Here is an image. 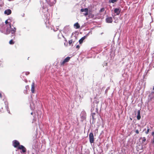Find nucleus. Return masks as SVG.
Returning <instances> with one entry per match:
<instances>
[{
	"mask_svg": "<svg viewBox=\"0 0 154 154\" xmlns=\"http://www.w3.org/2000/svg\"><path fill=\"white\" fill-rule=\"evenodd\" d=\"M10 28L11 29V32L12 34H15V32L16 31V29L14 27V28Z\"/></svg>",
	"mask_w": 154,
	"mask_h": 154,
	"instance_id": "12",
	"label": "nucleus"
},
{
	"mask_svg": "<svg viewBox=\"0 0 154 154\" xmlns=\"http://www.w3.org/2000/svg\"><path fill=\"white\" fill-rule=\"evenodd\" d=\"M140 110H138L137 111V119L138 120H139L141 118L140 116Z\"/></svg>",
	"mask_w": 154,
	"mask_h": 154,
	"instance_id": "11",
	"label": "nucleus"
},
{
	"mask_svg": "<svg viewBox=\"0 0 154 154\" xmlns=\"http://www.w3.org/2000/svg\"><path fill=\"white\" fill-rule=\"evenodd\" d=\"M142 139H142V142L143 143L146 141V138L145 137H143L142 138Z\"/></svg>",
	"mask_w": 154,
	"mask_h": 154,
	"instance_id": "23",
	"label": "nucleus"
},
{
	"mask_svg": "<svg viewBox=\"0 0 154 154\" xmlns=\"http://www.w3.org/2000/svg\"><path fill=\"white\" fill-rule=\"evenodd\" d=\"M105 10V8H101L99 12L100 13H101L103 12Z\"/></svg>",
	"mask_w": 154,
	"mask_h": 154,
	"instance_id": "20",
	"label": "nucleus"
},
{
	"mask_svg": "<svg viewBox=\"0 0 154 154\" xmlns=\"http://www.w3.org/2000/svg\"><path fill=\"white\" fill-rule=\"evenodd\" d=\"M31 92L32 93L34 92L35 91V84L34 82H33L31 85Z\"/></svg>",
	"mask_w": 154,
	"mask_h": 154,
	"instance_id": "8",
	"label": "nucleus"
},
{
	"mask_svg": "<svg viewBox=\"0 0 154 154\" xmlns=\"http://www.w3.org/2000/svg\"><path fill=\"white\" fill-rule=\"evenodd\" d=\"M121 10L120 8H116L114 9V12L116 15H119L121 12Z\"/></svg>",
	"mask_w": 154,
	"mask_h": 154,
	"instance_id": "5",
	"label": "nucleus"
},
{
	"mask_svg": "<svg viewBox=\"0 0 154 154\" xmlns=\"http://www.w3.org/2000/svg\"><path fill=\"white\" fill-rule=\"evenodd\" d=\"M48 4L50 6H52L55 4L56 2V0H46Z\"/></svg>",
	"mask_w": 154,
	"mask_h": 154,
	"instance_id": "4",
	"label": "nucleus"
},
{
	"mask_svg": "<svg viewBox=\"0 0 154 154\" xmlns=\"http://www.w3.org/2000/svg\"><path fill=\"white\" fill-rule=\"evenodd\" d=\"M76 47L77 48L79 49L80 48V46L79 45H77Z\"/></svg>",
	"mask_w": 154,
	"mask_h": 154,
	"instance_id": "28",
	"label": "nucleus"
},
{
	"mask_svg": "<svg viewBox=\"0 0 154 154\" xmlns=\"http://www.w3.org/2000/svg\"><path fill=\"white\" fill-rule=\"evenodd\" d=\"M146 130V129H145L143 131H144L145 130Z\"/></svg>",
	"mask_w": 154,
	"mask_h": 154,
	"instance_id": "33",
	"label": "nucleus"
},
{
	"mask_svg": "<svg viewBox=\"0 0 154 154\" xmlns=\"http://www.w3.org/2000/svg\"><path fill=\"white\" fill-rule=\"evenodd\" d=\"M117 0H109V3H114V2H117Z\"/></svg>",
	"mask_w": 154,
	"mask_h": 154,
	"instance_id": "19",
	"label": "nucleus"
},
{
	"mask_svg": "<svg viewBox=\"0 0 154 154\" xmlns=\"http://www.w3.org/2000/svg\"><path fill=\"white\" fill-rule=\"evenodd\" d=\"M14 42L12 39L10 40L9 42V43L10 45H13L14 44Z\"/></svg>",
	"mask_w": 154,
	"mask_h": 154,
	"instance_id": "17",
	"label": "nucleus"
},
{
	"mask_svg": "<svg viewBox=\"0 0 154 154\" xmlns=\"http://www.w3.org/2000/svg\"><path fill=\"white\" fill-rule=\"evenodd\" d=\"M81 11L82 12H85L88 11V9L87 8H82L81 9Z\"/></svg>",
	"mask_w": 154,
	"mask_h": 154,
	"instance_id": "15",
	"label": "nucleus"
},
{
	"mask_svg": "<svg viewBox=\"0 0 154 154\" xmlns=\"http://www.w3.org/2000/svg\"><path fill=\"white\" fill-rule=\"evenodd\" d=\"M88 14V11H86L85 12V13L84 14L85 15V16H86Z\"/></svg>",
	"mask_w": 154,
	"mask_h": 154,
	"instance_id": "26",
	"label": "nucleus"
},
{
	"mask_svg": "<svg viewBox=\"0 0 154 154\" xmlns=\"http://www.w3.org/2000/svg\"><path fill=\"white\" fill-rule=\"evenodd\" d=\"M88 17L90 18H93L94 17V15L92 14H89Z\"/></svg>",
	"mask_w": 154,
	"mask_h": 154,
	"instance_id": "16",
	"label": "nucleus"
},
{
	"mask_svg": "<svg viewBox=\"0 0 154 154\" xmlns=\"http://www.w3.org/2000/svg\"><path fill=\"white\" fill-rule=\"evenodd\" d=\"M20 143L17 140H14L13 142V145L15 148L18 147V149H22V152L25 153L26 152V148L23 145H20Z\"/></svg>",
	"mask_w": 154,
	"mask_h": 154,
	"instance_id": "1",
	"label": "nucleus"
},
{
	"mask_svg": "<svg viewBox=\"0 0 154 154\" xmlns=\"http://www.w3.org/2000/svg\"><path fill=\"white\" fill-rule=\"evenodd\" d=\"M26 94H27V91H26Z\"/></svg>",
	"mask_w": 154,
	"mask_h": 154,
	"instance_id": "35",
	"label": "nucleus"
},
{
	"mask_svg": "<svg viewBox=\"0 0 154 154\" xmlns=\"http://www.w3.org/2000/svg\"><path fill=\"white\" fill-rule=\"evenodd\" d=\"M5 23L6 24H8L7 25V26H9V27H10V28H11V23H8V20H6L5 21Z\"/></svg>",
	"mask_w": 154,
	"mask_h": 154,
	"instance_id": "14",
	"label": "nucleus"
},
{
	"mask_svg": "<svg viewBox=\"0 0 154 154\" xmlns=\"http://www.w3.org/2000/svg\"><path fill=\"white\" fill-rule=\"evenodd\" d=\"M149 130H150V129H149V127H147V131H145V134H148V133H149Z\"/></svg>",
	"mask_w": 154,
	"mask_h": 154,
	"instance_id": "18",
	"label": "nucleus"
},
{
	"mask_svg": "<svg viewBox=\"0 0 154 154\" xmlns=\"http://www.w3.org/2000/svg\"><path fill=\"white\" fill-rule=\"evenodd\" d=\"M153 90H154V87H153Z\"/></svg>",
	"mask_w": 154,
	"mask_h": 154,
	"instance_id": "32",
	"label": "nucleus"
},
{
	"mask_svg": "<svg viewBox=\"0 0 154 154\" xmlns=\"http://www.w3.org/2000/svg\"><path fill=\"white\" fill-rule=\"evenodd\" d=\"M89 139L90 142L91 143L94 142V136L93 134L92 133H90L89 134Z\"/></svg>",
	"mask_w": 154,
	"mask_h": 154,
	"instance_id": "3",
	"label": "nucleus"
},
{
	"mask_svg": "<svg viewBox=\"0 0 154 154\" xmlns=\"http://www.w3.org/2000/svg\"><path fill=\"white\" fill-rule=\"evenodd\" d=\"M95 114H95V112L92 113V118L93 119H94V116H95Z\"/></svg>",
	"mask_w": 154,
	"mask_h": 154,
	"instance_id": "21",
	"label": "nucleus"
},
{
	"mask_svg": "<svg viewBox=\"0 0 154 154\" xmlns=\"http://www.w3.org/2000/svg\"><path fill=\"white\" fill-rule=\"evenodd\" d=\"M71 57H66L63 60H61L60 62V65L61 66H63L66 65V63L68 62L70 60Z\"/></svg>",
	"mask_w": 154,
	"mask_h": 154,
	"instance_id": "2",
	"label": "nucleus"
},
{
	"mask_svg": "<svg viewBox=\"0 0 154 154\" xmlns=\"http://www.w3.org/2000/svg\"><path fill=\"white\" fill-rule=\"evenodd\" d=\"M152 143H154V138H153Z\"/></svg>",
	"mask_w": 154,
	"mask_h": 154,
	"instance_id": "30",
	"label": "nucleus"
},
{
	"mask_svg": "<svg viewBox=\"0 0 154 154\" xmlns=\"http://www.w3.org/2000/svg\"><path fill=\"white\" fill-rule=\"evenodd\" d=\"M86 36H85L82 37L79 41V43L80 44L82 43L83 40L86 38Z\"/></svg>",
	"mask_w": 154,
	"mask_h": 154,
	"instance_id": "10",
	"label": "nucleus"
},
{
	"mask_svg": "<svg viewBox=\"0 0 154 154\" xmlns=\"http://www.w3.org/2000/svg\"><path fill=\"white\" fill-rule=\"evenodd\" d=\"M23 73L25 74L26 75H27L29 74V72H23Z\"/></svg>",
	"mask_w": 154,
	"mask_h": 154,
	"instance_id": "24",
	"label": "nucleus"
},
{
	"mask_svg": "<svg viewBox=\"0 0 154 154\" xmlns=\"http://www.w3.org/2000/svg\"><path fill=\"white\" fill-rule=\"evenodd\" d=\"M152 135L153 136V138H154V131L152 132Z\"/></svg>",
	"mask_w": 154,
	"mask_h": 154,
	"instance_id": "29",
	"label": "nucleus"
},
{
	"mask_svg": "<svg viewBox=\"0 0 154 154\" xmlns=\"http://www.w3.org/2000/svg\"><path fill=\"white\" fill-rule=\"evenodd\" d=\"M86 115L85 114L84 116H82V117L83 118V119H86Z\"/></svg>",
	"mask_w": 154,
	"mask_h": 154,
	"instance_id": "25",
	"label": "nucleus"
},
{
	"mask_svg": "<svg viewBox=\"0 0 154 154\" xmlns=\"http://www.w3.org/2000/svg\"><path fill=\"white\" fill-rule=\"evenodd\" d=\"M106 20L107 23H112V19L111 17H108L106 18Z\"/></svg>",
	"mask_w": 154,
	"mask_h": 154,
	"instance_id": "6",
	"label": "nucleus"
},
{
	"mask_svg": "<svg viewBox=\"0 0 154 154\" xmlns=\"http://www.w3.org/2000/svg\"><path fill=\"white\" fill-rule=\"evenodd\" d=\"M118 0H117V1Z\"/></svg>",
	"mask_w": 154,
	"mask_h": 154,
	"instance_id": "37",
	"label": "nucleus"
},
{
	"mask_svg": "<svg viewBox=\"0 0 154 154\" xmlns=\"http://www.w3.org/2000/svg\"><path fill=\"white\" fill-rule=\"evenodd\" d=\"M74 26L75 27V29H79L80 27V26L78 23H76L74 24Z\"/></svg>",
	"mask_w": 154,
	"mask_h": 154,
	"instance_id": "13",
	"label": "nucleus"
},
{
	"mask_svg": "<svg viewBox=\"0 0 154 154\" xmlns=\"http://www.w3.org/2000/svg\"><path fill=\"white\" fill-rule=\"evenodd\" d=\"M0 98H2V94L0 93Z\"/></svg>",
	"mask_w": 154,
	"mask_h": 154,
	"instance_id": "31",
	"label": "nucleus"
},
{
	"mask_svg": "<svg viewBox=\"0 0 154 154\" xmlns=\"http://www.w3.org/2000/svg\"><path fill=\"white\" fill-rule=\"evenodd\" d=\"M152 93H153L154 94V92H152Z\"/></svg>",
	"mask_w": 154,
	"mask_h": 154,
	"instance_id": "36",
	"label": "nucleus"
},
{
	"mask_svg": "<svg viewBox=\"0 0 154 154\" xmlns=\"http://www.w3.org/2000/svg\"><path fill=\"white\" fill-rule=\"evenodd\" d=\"M73 42V40L72 39H71V40H70L69 41L68 43L69 45H71L72 44Z\"/></svg>",
	"mask_w": 154,
	"mask_h": 154,
	"instance_id": "22",
	"label": "nucleus"
},
{
	"mask_svg": "<svg viewBox=\"0 0 154 154\" xmlns=\"http://www.w3.org/2000/svg\"><path fill=\"white\" fill-rule=\"evenodd\" d=\"M8 27L6 30V34H8L10 33L11 30L10 29V27H9V26H7Z\"/></svg>",
	"mask_w": 154,
	"mask_h": 154,
	"instance_id": "9",
	"label": "nucleus"
},
{
	"mask_svg": "<svg viewBox=\"0 0 154 154\" xmlns=\"http://www.w3.org/2000/svg\"><path fill=\"white\" fill-rule=\"evenodd\" d=\"M135 132L136 134H138L139 133V131L138 130H137L135 131Z\"/></svg>",
	"mask_w": 154,
	"mask_h": 154,
	"instance_id": "27",
	"label": "nucleus"
},
{
	"mask_svg": "<svg viewBox=\"0 0 154 154\" xmlns=\"http://www.w3.org/2000/svg\"><path fill=\"white\" fill-rule=\"evenodd\" d=\"M4 13L5 14L8 15L10 14L11 13V11L10 9H8L5 11Z\"/></svg>",
	"mask_w": 154,
	"mask_h": 154,
	"instance_id": "7",
	"label": "nucleus"
},
{
	"mask_svg": "<svg viewBox=\"0 0 154 154\" xmlns=\"http://www.w3.org/2000/svg\"><path fill=\"white\" fill-rule=\"evenodd\" d=\"M32 113H32V112H31V115H32Z\"/></svg>",
	"mask_w": 154,
	"mask_h": 154,
	"instance_id": "34",
	"label": "nucleus"
}]
</instances>
